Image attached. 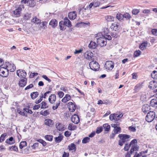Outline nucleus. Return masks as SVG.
Instances as JSON below:
<instances>
[{
  "instance_id": "1",
  "label": "nucleus",
  "mask_w": 157,
  "mask_h": 157,
  "mask_svg": "<svg viewBox=\"0 0 157 157\" xmlns=\"http://www.w3.org/2000/svg\"><path fill=\"white\" fill-rule=\"evenodd\" d=\"M101 34L99 33L97 34L95 38L97 40V44L101 47H102L106 45V40H111L112 37L110 35H103V34H101V36L100 35Z\"/></svg>"
},
{
  "instance_id": "2",
  "label": "nucleus",
  "mask_w": 157,
  "mask_h": 157,
  "mask_svg": "<svg viewBox=\"0 0 157 157\" xmlns=\"http://www.w3.org/2000/svg\"><path fill=\"white\" fill-rule=\"evenodd\" d=\"M90 69L94 71L98 70L99 68V64L96 61H92L89 64Z\"/></svg>"
},
{
  "instance_id": "3",
  "label": "nucleus",
  "mask_w": 157,
  "mask_h": 157,
  "mask_svg": "<svg viewBox=\"0 0 157 157\" xmlns=\"http://www.w3.org/2000/svg\"><path fill=\"white\" fill-rule=\"evenodd\" d=\"M155 114L154 112L150 111L147 114L146 117V120L148 122H151L155 119Z\"/></svg>"
},
{
  "instance_id": "4",
  "label": "nucleus",
  "mask_w": 157,
  "mask_h": 157,
  "mask_svg": "<svg viewBox=\"0 0 157 157\" xmlns=\"http://www.w3.org/2000/svg\"><path fill=\"white\" fill-rule=\"evenodd\" d=\"M9 75V71L6 67H2L0 68V75L3 77H6Z\"/></svg>"
},
{
  "instance_id": "5",
  "label": "nucleus",
  "mask_w": 157,
  "mask_h": 157,
  "mask_svg": "<svg viewBox=\"0 0 157 157\" xmlns=\"http://www.w3.org/2000/svg\"><path fill=\"white\" fill-rule=\"evenodd\" d=\"M114 63L111 61H106L105 67L107 70L111 71L113 68Z\"/></svg>"
},
{
  "instance_id": "6",
  "label": "nucleus",
  "mask_w": 157,
  "mask_h": 157,
  "mask_svg": "<svg viewBox=\"0 0 157 157\" xmlns=\"http://www.w3.org/2000/svg\"><path fill=\"white\" fill-rule=\"evenodd\" d=\"M5 66L8 71H10L11 72H13L16 69L13 64H11L9 63H6L5 64Z\"/></svg>"
},
{
  "instance_id": "7",
  "label": "nucleus",
  "mask_w": 157,
  "mask_h": 157,
  "mask_svg": "<svg viewBox=\"0 0 157 157\" xmlns=\"http://www.w3.org/2000/svg\"><path fill=\"white\" fill-rule=\"evenodd\" d=\"M17 75L20 78H25L26 73L24 70L19 69L17 71Z\"/></svg>"
},
{
  "instance_id": "8",
  "label": "nucleus",
  "mask_w": 157,
  "mask_h": 157,
  "mask_svg": "<svg viewBox=\"0 0 157 157\" xmlns=\"http://www.w3.org/2000/svg\"><path fill=\"white\" fill-rule=\"evenodd\" d=\"M24 7L22 5H20L17 9L15 10L14 11L13 13L16 17H18L20 16V14L22 10V9Z\"/></svg>"
},
{
  "instance_id": "9",
  "label": "nucleus",
  "mask_w": 157,
  "mask_h": 157,
  "mask_svg": "<svg viewBox=\"0 0 157 157\" xmlns=\"http://www.w3.org/2000/svg\"><path fill=\"white\" fill-rule=\"evenodd\" d=\"M93 57V54L90 51H87L84 53V57L86 59H91Z\"/></svg>"
},
{
  "instance_id": "10",
  "label": "nucleus",
  "mask_w": 157,
  "mask_h": 157,
  "mask_svg": "<svg viewBox=\"0 0 157 157\" xmlns=\"http://www.w3.org/2000/svg\"><path fill=\"white\" fill-rule=\"evenodd\" d=\"M110 27L112 30L115 31H117L119 29V24L116 22L112 23Z\"/></svg>"
},
{
  "instance_id": "11",
  "label": "nucleus",
  "mask_w": 157,
  "mask_h": 157,
  "mask_svg": "<svg viewBox=\"0 0 157 157\" xmlns=\"http://www.w3.org/2000/svg\"><path fill=\"white\" fill-rule=\"evenodd\" d=\"M56 100V96L54 94L51 95L49 97L48 101L49 102L52 104H54Z\"/></svg>"
},
{
  "instance_id": "12",
  "label": "nucleus",
  "mask_w": 157,
  "mask_h": 157,
  "mask_svg": "<svg viewBox=\"0 0 157 157\" xmlns=\"http://www.w3.org/2000/svg\"><path fill=\"white\" fill-rule=\"evenodd\" d=\"M71 121L75 124H77L79 121V118L77 115L74 114L72 116Z\"/></svg>"
},
{
  "instance_id": "13",
  "label": "nucleus",
  "mask_w": 157,
  "mask_h": 157,
  "mask_svg": "<svg viewBox=\"0 0 157 157\" xmlns=\"http://www.w3.org/2000/svg\"><path fill=\"white\" fill-rule=\"evenodd\" d=\"M70 111L71 112L74 111L76 109L75 105L72 102H69L68 104Z\"/></svg>"
},
{
  "instance_id": "14",
  "label": "nucleus",
  "mask_w": 157,
  "mask_h": 157,
  "mask_svg": "<svg viewBox=\"0 0 157 157\" xmlns=\"http://www.w3.org/2000/svg\"><path fill=\"white\" fill-rule=\"evenodd\" d=\"M118 136L120 139H122L127 141L128 140V139L130 137L129 135L124 134H120Z\"/></svg>"
},
{
  "instance_id": "15",
  "label": "nucleus",
  "mask_w": 157,
  "mask_h": 157,
  "mask_svg": "<svg viewBox=\"0 0 157 157\" xmlns=\"http://www.w3.org/2000/svg\"><path fill=\"white\" fill-rule=\"evenodd\" d=\"M44 123L46 125L49 127H51L53 124V121L49 119H45L44 121Z\"/></svg>"
},
{
  "instance_id": "16",
  "label": "nucleus",
  "mask_w": 157,
  "mask_h": 157,
  "mask_svg": "<svg viewBox=\"0 0 157 157\" xmlns=\"http://www.w3.org/2000/svg\"><path fill=\"white\" fill-rule=\"evenodd\" d=\"M68 16L70 20H74L76 17V13L75 11L69 13L68 14Z\"/></svg>"
},
{
  "instance_id": "17",
  "label": "nucleus",
  "mask_w": 157,
  "mask_h": 157,
  "mask_svg": "<svg viewBox=\"0 0 157 157\" xmlns=\"http://www.w3.org/2000/svg\"><path fill=\"white\" fill-rule=\"evenodd\" d=\"M23 78L24 79H21L19 82V86L21 87H24L27 82V78Z\"/></svg>"
},
{
  "instance_id": "18",
  "label": "nucleus",
  "mask_w": 157,
  "mask_h": 157,
  "mask_svg": "<svg viewBox=\"0 0 157 157\" xmlns=\"http://www.w3.org/2000/svg\"><path fill=\"white\" fill-rule=\"evenodd\" d=\"M56 127L57 129L59 131H63L64 130L65 128L63 125L60 123H57L56 124Z\"/></svg>"
},
{
  "instance_id": "19",
  "label": "nucleus",
  "mask_w": 157,
  "mask_h": 157,
  "mask_svg": "<svg viewBox=\"0 0 157 157\" xmlns=\"http://www.w3.org/2000/svg\"><path fill=\"white\" fill-rule=\"evenodd\" d=\"M142 111L145 113L150 109V106L148 104L144 105L142 106Z\"/></svg>"
},
{
  "instance_id": "20",
  "label": "nucleus",
  "mask_w": 157,
  "mask_h": 157,
  "mask_svg": "<svg viewBox=\"0 0 157 157\" xmlns=\"http://www.w3.org/2000/svg\"><path fill=\"white\" fill-rule=\"evenodd\" d=\"M71 96L68 94L65 95V96L62 99V101L63 103H66L71 100Z\"/></svg>"
},
{
  "instance_id": "21",
  "label": "nucleus",
  "mask_w": 157,
  "mask_h": 157,
  "mask_svg": "<svg viewBox=\"0 0 157 157\" xmlns=\"http://www.w3.org/2000/svg\"><path fill=\"white\" fill-rule=\"evenodd\" d=\"M62 21L66 26H67L68 27H70L71 26V22L67 17L65 18L64 21Z\"/></svg>"
},
{
  "instance_id": "22",
  "label": "nucleus",
  "mask_w": 157,
  "mask_h": 157,
  "mask_svg": "<svg viewBox=\"0 0 157 157\" xmlns=\"http://www.w3.org/2000/svg\"><path fill=\"white\" fill-rule=\"evenodd\" d=\"M139 147L137 144L133 145L131 147L130 151L131 154H132V152L134 151H138Z\"/></svg>"
},
{
  "instance_id": "23",
  "label": "nucleus",
  "mask_w": 157,
  "mask_h": 157,
  "mask_svg": "<svg viewBox=\"0 0 157 157\" xmlns=\"http://www.w3.org/2000/svg\"><path fill=\"white\" fill-rule=\"evenodd\" d=\"M150 105L153 107H157V100L156 99H152L150 102Z\"/></svg>"
},
{
  "instance_id": "24",
  "label": "nucleus",
  "mask_w": 157,
  "mask_h": 157,
  "mask_svg": "<svg viewBox=\"0 0 157 157\" xmlns=\"http://www.w3.org/2000/svg\"><path fill=\"white\" fill-rule=\"evenodd\" d=\"M98 44L92 41H91L89 44L88 47L90 48L94 49L97 46Z\"/></svg>"
},
{
  "instance_id": "25",
  "label": "nucleus",
  "mask_w": 157,
  "mask_h": 157,
  "mask_svg": "<svg viewBox=\"0 0 157 157\" xmlns=\"http://www.w3.org/2000/svg\"><path fill=\"white\" fill-rule=\"evenodd\" d=\"M156 83L154 81L150 82H149V87L151 89H154L156 86Z\"/></svg>"
},
{
  "instance_id": "26",
  "label": "nucleus",
  "mask_w": 157,
  "mask_h": 157,
  "mask_svg": "<svg viewBox=\"0 0 157 157\" xmlns=\"http://www.w3.org/2000/svg\"><path fill=\"white\" fill-rule=\"evenodd\" d=\"M6 142V143L9 144H12L15 143V140L13 137H11L9 139H7Z\"/></svg>"
},
{
  "instance_id": "27",
  "label": "nucleus",
  "mask_w": 157,
  "mask_h": 157,
  "mask_svg": "<svg viewBox=\"0 0 157 157\" xmlns=\"http://www.w3.org/2000/svg\"><path fill=\"white\" fill-rule=\"evenodd\" d=\"M49 25L52 27H55L57 25V21L56 19H52L50 21Z\"/></svg>"
},
{
  "instance_id": "28",
  "label": "nucleus",
  "mask_w": 157,
  "mask_h": 157,
  "mask_svg": "<svg viewBox=\"0 0 157 157\" xmlns=\"http://www.w3.org/2000/svg\"><path fill=\"white\" fill-rule=\"evenodd\" d=\"M59 26L61 30H64L66 29V26L64 25L63 21H61L59 22Z\"/></svg>"
},
{
  "instance_id": "29",
  "label": "nucleus",
  "mask_w": 157,
  "mask_h": 157,
  "mask_svg": "<svg viewBox=\"0 0 157 157\" xmlns=\"http://www.w3.org/2000/svg\"><path fill=\"white\" fill-rule=\"evenodd\" d=\"M76 145L73 143H72L68 146V149L69 150H74V151L76 150Z\"/></svg>"
},
{
  "instance_id": "30",
  "label": "nucleus",
  "mask_w": 157,
  "mask_h": 157,
  "mask_svg": "<svg viewBox=\"0 0 157 157\" xmlns=\"http://www.w3.org/2000/svg\"><path fill=\"white\" fill-rule=\"evenodd\" d=\"M39 95L38 92H33L31 94L30 96L33 99H34L36 98Z\"/></svg>"
},
{
  "instance_id": "31",
  "label": "nucleus",
  "mask_w": 157,
  "mask_h": 157,
  "mask_svg": "<svg viewBox=\"0 0 157 157\" xmlns=\"http://www.w3.org/2000/svg\"><path fill=\"white\" fill-rule=\"evenodd\" d=\"M105 19L108 21H114V18L113 16L108 15L105 17Z\"/></svg>"
},
{
  "instance_id": "32",
  "label": "nucleus",
  "mask_w": 157,
  "mask_h": 157,
  "mask_svg": "<svg viewBox=\"0 0 157 157\" xmlns=\"http://www.w3.org/2000/svg\"><path fill=\"white\" fill-rule=\"evenodd\" d=\"M63 135L59 134V136L56 137L55 138V141L56 143H59L63 139Z\"/></svg>"
},
{
  "instance_id": "33",
  "label": "nucleus",
  "mask_w": 157,
  "mask_h": 157,
  "mask_svg": "<svg viewBox=\"0 0 157 157\" xmlns=\"http://www.w3.org/2000/svg\"><path fill=\"white\" fill-rule=\"evenodd\" d=\"M116 18L119 21H121L123 19V15L120 13H118L116 15Z\"/></svg>"
},
{
  "instance_id": "34",
  "label": "nucleus",
  "mask_w": 157,
  "mask_h": 157,
  "mask_svg": "<svg viewBox=\"0 0 157 157\" xmlns=\"http://www.w3.org/2000/svg\"><path fill=\"white\" fill-rule=\"evenodd\" d=\"M60 103V101L58 100L56 101L55 103V105L53 106L52 108L53 110H56L58 108V107Z\"/></svg>"
},
{
  "instance_id": "35",
  "label": "nucleus",
  "mask_w": 157,
  "mask_h": 157,
  "mask_svg": "<svg viewBox=\"0 0 157 157\" xmlns=\"http://www.w3.org/2000/svg\"><path fill=\"white\" fill-rule=\"evenodd\" d=\"M68 129L70 130H74L76 129V126L72 124H70L68 127Z\"/></svg>"
},
{
  "instance_id": "36",
  "label": "nucleus",
  "mask_w": 157,
  "mask_h": 157,
  "mask_svg": "<svg viewBox=\"0 0 157 157\" xmlns=\"http://www.w3.org/2000/svg\"><path fill=\"white\" fill-rule=\"evenodd\" d=\"M147 43L144 42L142 43L140 46V48L141 50H144L147 46Z\"/></svg>"
},
{
  "instance_id": "37",
  "label": "nucleus",
  "mask_w": 157,
  "mask_h": 157,
  "mask_svg": "<svg viewBox=\"0 0 157 157\" xmlns=\"http://www.w3.org/2000/svg\"><path fill=\"white\" fill-rule=\"evenodd\" d=\"M31 21L36 24H38L40 22V20L37 18L36 17L33 18Z\"/></svg>"
},
{
  "instance_id": "38",
  "label": "nucleus",
  "mask_w": 157,
  "mask_h": 157,
  "mask_svg": "<svg viewBox=\"0 0 157 157\" xmlns=\"http://www.w3.org/2000/svg\"><path fill=\"white\" fill-rule=\"evenodd\" d=\"M121 128L120 127H117V128H114L113 129L114 133L116 134H117L121 132Z\"/></svg>"
},
{
  "instance_id": "39",
  "label": "nucleus",
  "mask_w": 157,
  "mask_h": 157,
  "mask_svg": "<svg viewBox=\"0 0 157 157\" xmlns=\"http://www.w3.org/2000/svg\"><path fill=\"white\" fill-rule=\"evenodd\" d=\"M103 126L104 127L105 131H109V130L110 127L109 125L108 124H104L103 125Z\"/></svg>"
},
{
  "instance_id": "40",
  "label": "nucleus",
  "mask_w": 157,
  "mask_h": 157,
  "mask_svg": "<svg viewBox=\"0 0 157 157\" xmlns=\"http://www.w3.org/2000/svg\"><path fill=\"white\" fill-rule=\"evenodd\" d=\"M27 143L25 141H22L20 143L19 145L20 148L22 149L24 147L27 145Z\"/></svg>"
},
{
  "instance_id": "41",
  "label": "nucleus",
  "mask_w": 157,
  "mask_h": 157,
  "mask_svg": "<svg viewBox=\"0 0 157 157\" xmlns=\"http://www.w3.org/2000/svg\"><path fill=\"white\" fill-rule=\"evenodd\" d=\"M31 13H26L25 14L24 16V19L26 20H28L31 17Z\"/></svg>"
},
{
  "instance_id": "42",
  "label": "nucleus",
  "mask_w": 157,
  "mask_h": 157,
  "mask_svg": "<svg viewBox=\"0 0 157 157\" xmlns=\"http://www.w3.org/2000/svg\"><path fill=\"white\" fill-rule=\"evenodd\" d=\"M41 104V109H46L48 107V105H47V104L44 101H42Z\"/></svg>"
},
{
  "instance_id": "43",
  "label": "nucleus",
  "mask_w": 157,
  "mask_h": 157,
  "mask_svg": "<svg viewBox=\"0 0 157 157\" xmlns=\"http://www.w3.org/2000/svg\"><path fill=\"white\" fill-rule=\"evenodd\" d=\"M109 119L111 121L114 120L117 121L118 120L116 119L115 114H111L109 116Z\"/></svg>"
},
{
  "instance_id": "44",
  "label": "nucleus",
  "mask_w": 157,
  "mask_h": 157,
  "mask_svg": "<svg viewBox=\"0 0 157 157\" xmlns=\"http://www.w3.org/2000/svg\"><path fill=\"white\" fill-rule=\"evenodd\" d=\"M151 77L154 79H157V71H154L151 74Z\"/></svg>"
},
{
  "instance_id": "45",
  "label": "nucleus",
  "mask_w": 157,
  "mask_h": 157,
  "mask_svg": "<svg viewBox=\"0 0 157 157\" xmlns=\"http://www.w3.org/2000/svg\"><path fill=\"white\" fill-rule=\"evenodd\" d=\"M123 15V18H125L127 19H129L131 17L130 14L127 13H125Z\"/></svg>"
},
{
  "instance_id": "46",
  "label": "nucleus",
  "mask_w": 157,
  "mask_h": 157,
  "mask_svg": "<svg viewBox=\"0 0 157 157\" xmlns=\"http://www.w3.org/2000/svg\"><path fill=\"white\" fill-rule=\"evenodd\" d=\"M90 138L89 137H86L84 138L82 140V143L83 144H86L89 142L90 140Z\"/></svg>"
},
{
  "instance_id": "47",
  "label": "nucleus",
  "mask_w": 157,
  "mask_h": 157,
  "mask_svg": "<svg viewBox=\"0 0 157 157\" xmlns=\"http://www.w3.org/2000/svg\"><path fill=\"white\" fill-rule=\"evenodd\" d=\"M44 137L46 140L48 141H51L52 140L53 136H52L48 135H46Z\"/></svg>"
},
{
  "instance_id": "48",
  "label": "nucleus",
  "mask_w": 157,
  "mask_h": 157,
  "mask_svg": "<svg viewBox=\"0 0 157 157\" xmlns=\"http://www.w3.org/2000/svg\"><path fill=\"white\" fill-rule=\"evenodd\" d=\"M141 52L140 50L136 51L134 52L133 56L137 57L139 56Z\"/></svg>"
},
{
  "instance_id": "49",
  "label": "nucleus",
  "mask_w": 157,
  "mask_h": 157,
  "mask_svg": "<svg viewBox=\"0 0 157 157\" xmlns=\"http://www.w3.org/2000/svg\"><path fill=\"white\" fill-rule=\"evenodd\" d=\"M41 114L44 116H46L48 115L49 113V112L48 110H46L44 112L41 111L40 113Z\"/></svg>"
},
{
  "instance_id": "50",
  "label": "nucleus",
  "mask_w": 157,
  "mask_h": 157,
  "mask_svg": "<svg viewBox=\"0 0 157 157\" xmlns=\"http://www.w3.org/2000/svg\"><path fill=\"white\" fill-rule=\"evenodd\" d=\"M51 92V91H48L46 92L44 94V95H43L42 94L41 97L42 98H46V97H47L48 96V95Z\"/></svg>"
},
{
  "instance_id": "51",
  "label": "nucleus",
  "mask_w": 157,
  "mask_h": 157,
  "mask_svg": "<svg viewBox=\"0 0 157 157\" xmlns=\"http://www.w3.org/2000/svg\"><path fill=\"white\" fill-rule=\"evenodd\" d=\"M60 90H61L63 91L65 93L68 92V90L67 88L64 86H62L60 88Z\"/></svg>"
},
{
  "instance_id": "52",
  "label": "nucleus",
  "mask_w": 157,
  "mask_h": 157,
  "mask_svg": "<svg viewBox=\"0 0 157 157\" xmlns=\"http://www.w3.org/2000/svg\"><path fill=\"white\" fill-rule=\"evenodd\" d=\"M139 12V10L137 9H134L132 11V14L134 15L137 14Z\"/></svg>"
},
{
  "instance_id": "53",
  "label": "nucleus",
  "mask_w": 157,
  "mask_h": 157,
  "mask_svg": "<svg viewBox=\"0 0 157 157\" xmlns=\"http://www.w3.org/2000/svg\"><path fill=\"white\" fill-rule=\"evenodd\" d=\"M128 129L131 131L134 132H136V129L135 128L133 125L129 127Z\"/></svg>"
},
{
  "instance_id": "54",
  "label": "nucleus",
  "mask_w": 157,
  "mask_h": 157,
  "mask_svg": "<svg viewBox=\"0 0 157 157\" xmlns=\"http://www.w3.org/2000/svg\"><path fill=\"white\" fill-rule=\"evenodd\" d=\"M6 133H4L2 135L1 137L0 138V142H2L4 140L6 136Z\"/></svg>"
},
{
  "instance_id": "55",
  "label": "nucleus",
  "mask_w": 157,
  "mask_h": 157,
  "mask_svg": "<svg viewBox=\"0 0 157 157\" xmlns=\"http://www.w3.org/2000/svg\"><path fill=\"white\" fill-rule=\"evenodd\" d=\"M37 141L41 143L43 145V146H45L46 145V142L43 140L39 139L37 140Z\"/></svg>"
},
{
  "instance_id": "56",
  "label": "nucleus",
  "mask_w": 157,
  "mask_h": 157,
  "mask_svg": "<svg viewBox=\"0 0 157 157\" xmlns=\"http://www.w3.org/2000/svg\"><path fill=\"white\" fill-rule=\"evenodd\" d=\"M131 145H128V144H125L124 147V149L125 151H128L129 150Z\"/></svg>"
},
{
  "instance_id": "57",
  "label": "nucleus",
  "mask_w": 157,
  "mask_h": 157,
  "mask_svg": "<svg viewBox=\"0 0 157 157\" xmlns=\"http://www.w3.org/2000/svg\"><path fill=\"white\" fill-rule=\"evenodd\" d=\"M111 36L113 37L117 38L119 37L118 34L116 32L112 33L111 34Z\"/></svg>"
},
{
  "instance_id": "58",
  "label": "nucleus",
  "mask_w": 157,
  "mask_h": 157,
  "mask_svg": "<svg viewBox=\"0 0 157 157\" xmlns=\"http://www.w3.org/2000/svg\"><path fill=\"white\" fill-rule=\"evenodd\" d=\"M109 33V31L108 29H105L102 33L101 34H103V35H108L107 34Z\"/></svg>"
},
{
  "instance_id": "59",
  "label": "nucleus",
  "mask_w": 157,
  "mask_h": 157,
  "mask_svg": "<svg viewBox=\"0 0 157 157\" xmlns=\"http://www.w3.org/2000/svg\"><path fill=\"white\" fill-rule=\"evenodd\" d=\"M102 130V127H98L97 129L96 132L97 133H100Z\"/></svg>"
},
{
  "instance_id": "60",
  "label": "nucleus",
  "mask_w": 157,
  "mask_h": 157,
  "mask_svg": "<svg viewBox=\"0 0 157 157\" xmlns=\"http://www.w3.org/2000/svg\"><path fill=\"white\" fill-rule=\"evenodd\" d=\"M58 94L60 98H62L64 95V93L62 91H59L58 92Z\"/></svg>"
},
{
  "instance_id": "61",
  "label": "nucleus",
  "mask_w": 157,
  "mask_h": 157,
  "mask_svg": "<svg viewBox=\"0 0 157 157\" xmlns=\"http://www.w3.org/2000/svg\"><path fill=\"white\" fill-rule=\"evenodd\" d=\"M42 77L45 79L48 82H50L51 81V80L46 75H43L42 76Z\"/></svg>"
},
{
  "instance_id": "62",
  "label": "nucleus",
  "mask_w": 157,
  "mask_h": 157,
  "mask_svg": "<svg viewBox=\"0 0 157 157\" xmlns=\"http://www.w3.org/2000/svg\"><path fill=\"white\" fill-rule=\"evenodd\" d=\"M39 146V143H34L33 145L32 146V147L33 149H36V147H38Z\"/></svg>"
},
{
  "instance_id": "63",
  "label": "nucleus",
  "mask_w": 157,
  "mask_h": 157,
  "mask_svg": "<svg viewBox=\"0 0 157 157\" xmlns=\"http://www.w3.org/2000/svg\"><path fill=\"white\" fill-rule=\"evenodd\" d=\"M147 97L145 94H142L141 96V100L142 101H144L146 99Z\"/></svg>"
},
{
  "instance_id": "64",
  "label": "nucleus",
  "mask_w": 157,
  "mask_h": 157,
  "mask_svg": "<svg viewBox=\"0 0 157 157\" xmlns=\"http://www.w3.org/2000/svg\"><path fill=\"white\" fill-rule=\"evenodd\" d=\"M152 34L155 36H157V29H153L151 30Z\"/></svg>"
}]
</instances>
